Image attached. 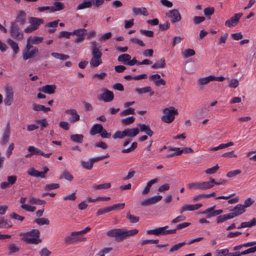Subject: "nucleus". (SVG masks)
Segmentation results:
<instances>
[{
    "label": "nucleus",
    "instance_id": "f257e3e1",
    "mask_svg": "<svg viewBox=\"0 0 256 256\" xmlns=\"http://www.w3.org/2000/svg\"><path fill=\"white\" fill-rule=\"evenodd\" d=\"M91 48L92 58L90 62V64L91 67L96 68L102 62L101 46H98L96 41H94L91 42Z\"/></svg>",
    "mask_w": 256,
    "mask_h": 256
},
{
    "label": "nucleus",
    "instance_id": "f03ea898",
    "mask_svg": "<svg viewBox=\"0 0 256 256\" xmlns=\"http://www.w3.org/2000/svg\"><path fill=\"white\" fill-rule=\"evenodd\" d=\"M162 112L163 115L161 118L162 120L168 124L172 122L174 119V116L178 114L177 109L174 106L163 109Z\"/></svg>",
    "mask_w": 256,
    "mask_h": 256
},
{
    "label": "nucleus",
    "instance_id": "7ed1b4c3",
    "mask_svg": "<svg viewBox=\"0 0 256 256\" xmlns=\"http://www.w3.org/2000/svg\"><path fill=\"white\" fill-rule=\"evenodd\" d=\"M40 235L39 230L34 229L24 234L23 240L28 244H38L42 242L40 238Z\"/></svg>",
    "mask_w": 256,
    "mask_h": 256
},
{
    "label": "nucleus",
    "instance_id": "20e7f679",
    "mask_svg": "<svg viewBox=\"0 0 256 256\" xmlns=\"http://www.w3.org/2000/svg\"><path fill=\"white\" fill-rule=\"evenodd\" d=\"M10 32L11 36L17 40L20 41L24 38L23 32L16 22L10 23Z\"/></svg>",
    "mask_w": 256,
    "mask_h": 256
},
{
    "label": "nucleus",
    "instance_id": "39448f33",
    "mask_svg": "<svg viewBox=\"0 0 256 256\" xmlns=\"http://www.w3.org/2000/svg\"><path fill=\"white\" fill-rule=\"evenodd\" d=\"M29 22L30 24L24 30L26 33H30L37 30L44 23V20L42 18L31 17L29 19Z\"/></svg>",
    "mask_w": 256,
    "mask_h": 256
},
{
    "label": "nucleus",
    "instance_id": "423d86ee",
    "mask_svg": "<svg viewBox=\"0 0 256 256\" xmlns=\"http://www.w3.org/2000/svg\"><path fill=\"white\" fill-rule=\"evenodd\" d=\"M107 236L111 238H115L118 242L123 240L122 228H114L106 232Z\"/></svg>",
    "mask_w": 256,
    "mask_h": 256
},
{
    "label": "nucleus",
    "instance_id": "0eeeda50",
    "mask_svg": "<svg viewBox=\"0 0 256 256\" xmlns=\"http://www.w3.org/2000/svg\"><path fill=\"white\" fill-rule=\"evenodd\" d=\"M168 151H175V153H171L166 154V158H170L174 156H180L183 152L188 154V153H192L193 152V150L190 148H186L184 150H180V148H172L170 146L168 148Z\"/></svg>",
    "mask_w": 256,
    "mask_h": 256
},
{
    "label": "nucleus",
    "instance_id": "6e6552de",
    "mask_svg": "<svg viewBox=\"0 0 256 256\" xmlns=\"http://www.w3.org/2000/svg\"><path fill=\"white\" fill-rule=\"evenodd\" d=\"M26 12L23 10H19L16 13L15 21L12 22H16L18 24H19L20 26H23L26 23Z\"/></svg>",
    "mask_w": 256,
    "mask_h": 256
},
{
    "label": "nucleus",
    "instance_id": "1a4fd4ad",
    "mask_svg": "<svg viewBox=\"0 0 256 256\" xmlns=\"http://www.w3.org/2000/svg\"><path fill=\"white\" fill-rule=\"evenodd\" d=\"M242 15L243 14L241 12L234 14L230 19L225 22L226 26L228 28L235 26L238 22L240 18Z\"/></svg>",
    "mask_w": 256,
    "mask_h": 256
},
{
    "label": "nucleus",
    "instance_id": "9d476101",
    "mask_svg": "<svg viewBox=\"0 0 256 256\" xmlns=\"http://www.w3.org/2000/svg\"><path fill=\"white\" fill-rule=\"evenodd\" d=\"M246 211L245 209H244L242 204H238L234 207L232 210H230V212L228 213L231 218L234 217L238 216Z\"/></svg>",
    "mask_w": 256,
    "mask_h": 256
},
{
    "label": "nucleus",
    "instance_id": "9b49d317",
    "mask_svg": "<svg viewBox=\"0 0 256 256\" xmlns=\"http://www.w3.org/2000/svg\"><path fill=\"white\" fill-rule=\"evenodd\" d=\"M166 16L171 18L172 23L178 22L181 20V16L178 10L174 9L169 11Z\"/></svg>",
    "mask_w": 256,
    "mask_h": 256
},
{
    "label": "nucleus",
    "instance_id": "f8f14e48",
    "mask_svg": "<svg viewBox=\"0 0 256 256\" xmlns=\"http://www.w3.org/2000/svg\"><path fill=\"white\" fill-rule=\"evenodd\" d=\"M14 92L11 88H7L6 90V97L4 102L6 106H10L13 102Z\"/></svg>",
    "mask_w": 256,
    "mask_h": 256
},
{
    "label": "nucleus",
    "instance_id": "ddd939ff",
    "mask_svg": "<svg viewBox=\"0 0 256 256\" xmlns=\"http://www.w3.org/2000/svg\"><path fill=\"white\" fill-rule=\"evenodd\" d=\"M38 49L37 48H33L31 50H23L22 51V58L24 60H27L31 58L38 54Z\"/></svg>",
    "mask_w": 256,
    "mask_h": 256
},
{
    "label": "nucleus",
    "instance_id": "4468645a",
    "mask_svg": "<svg viewBox=\"0 0 256 256\" xmlns=\"http://www.w3.org/2000/svg\"><path fill=\"white\" fill-rule=\"evenodd\" d=\"M168 226L164 227H160L154 230H148L146 234H154V235H166V229Z\"/></svg>",
    "mask_w": 256,
    "mask_h": 256
},
{
    "label": "nucleus",
    "instance_id": "2eb2a0df",
    "mask_svg": "<svg viewBox=\"0 0 256 256\" xmlns=\"http://www.w3.org/2000/svg\"><path fill=\"white\" fill-rule=\"evenodd\" d=\"M212 81V75L204 78H200L197 82L200 90H203L204 89V86L207 84Z\"/></svg>",
    "mask_w": 256,
    "mask_h": 256
},
{
    "label": "nucleus",
    "instance_id": "dca6fc26",
    "mask_svg": "<svg viewBox=\"0 0 256 256\" xmlns=\"http://www.w3.org/2000/svg\"><path fill=\"white\" fill-rule=\"evenodd\" d=\"M56 86L54 84H46L38 88V90L48 94H53L55 92Z\"/></svg>",
    "mask_w": 256,
    "mask_h": 256
},
{
    "label": "nucleus",
    "instance_id": "f3484780",
    "mask_svg": "<svg viewBox=\"0 0 256 256\" xmlns=\"http://www.w3.org/2000/svg\"><path fill=\"white\" fill-rule=\"evenodd\" d=\"M104 92L102 94L100 99L105 102H110L114 100V96L112 92L106 89L104 90Z\"/></svg>",
    "mask_w": 256,
    "mask_h": 256
},
{
    "label": "nucleus",
    "instance_id": "a211bd4d",
    "mask_svg": "<svg viewBox=\"0 0 256 256\" xmlns=\"http://www.w3.org/2000/svg\"><path fill=\"white\" fill-rule=\"evenodd\" d=\"M202 206L201 204H185L180 209V213H182L185 211H193L198 210Z\"/></svg>",
    "mask_w": 256,
    "mask_h": 256
},
{
    "label": "nucleus",
    "instance_id": "6ab92c4d",
    "mask_svg": "<svg viewBox=\"0 0 256 256\" xmlns=\"http://www.w3.org/2000/svg\"><path fill=\"white\" fill-rule=\"evenodd\" d=\"M65 113L72 116L71 122H76L80 120V116L75 109H68L65 110Z\"/></svg>",
    "mask_w": 256,
    "mask_h": 256
},
{
    "label": "nucleus",
    "instance_id": "aec40b11",
    "mask_svg": "<svg viewBox=\"0 0 256 256\" xmlns=\"http://www.w3.org/2000/svg\"><path fill=\"white\" fill-rule=\"evenodd\" d=\"M215 180L210 178V180L207 182H201V190H206L210 189L214 186Z\"/></svg>",
    "mask_w": 256,
    "mask_h": 256
},
{
    "label": "nucleus",
    "instance_id": "412c9836",
    "mask_svg": "<svg viewBox=\"0 0 256 256\" xmlns=\"http://www.w3.org/2000/svg\"><path fill=\"white\" fill-rule=\"evenodd\" d=\"M103 126L100 124H96L92 126L91 128L90 134L92 136H94L97 134H100L102 130Z\"/></svg>",
    "mask_w": 256,
    "mask_h": 256
},
{
    "label": "nucleus",
    "instance_id": "4be33fe9",
    "mask_svg": "<svg viewBox=\"0 0 256 256\" xmlns=\"http://www.w3.org/2000/svg\"><path fill=\"white\" fill-rule=\"evenodd\" d=\"M125 136L133 138L136 136L139 132L138 128H127L124 130Z\"/></svg>",
    "mask_w": 256,
    "mask_h": 256
},
{
    "label": "nucleus",
    "instance_id": "5701e85b",
    "mask_svg": "<svg viewBox=\"0 0 256 256\" xmlns=\"http://www.w3.org/2000/svg\"><path fill=\"white\" fill-rule=\"evenodd\" d=\"M132 11L134 16L142 14L144 16H148V15L146 8L144 7L140 8L134 7L132 8Z\"/></svg>",
    "mask_w": 256,
    "mask_h": 256
},
{
    "label": "nucleus",
    "instance_id": "b1692460",
    "mask_svg": "<svg viewBox=\"0 0 256 256\" xmlns=\"http://www.w3.org/2000/svg\"><path fill=\"white\" fill-rule=\"evenodd\" d=\"M78 234H72V232L70 235H69L66 236L64 240V242L68 244H74L78 242L80 240V238L78 237H74L76 236H78Z\"/></svg>",
    "mask_w": 256,
    "mask_h": 256
},
{
    "label": "nucleus",
    "instance_id": "393cba45",
    "mask_svg": "<svg viewBox=\"0 0 256 256\" xmlns=\"http://www.w3.org/2000/svg\"><path fill=\"white\" fill-rule=\"evenodd\" d=\"M138 232V230L136 229H132L130 230H127L124 228H122L123 234V240L127 238L128 237L132 236L136 234Z\"/></svg>",
    "mask_w": 256,
    "mask_h": 256
},
{
    "label": "nucleus",
    "instance_id": "a878e982",
    "mask_svg": "<svg viewBox=\"0 0 256 256\" xmlns=\"http://www.w3.org/2000/svg\"><path fill=\"white\" fill-rule=\"evenodd\" d=\"M64 8V5L61 2H55L54 3V6H51V12L56 11H60Z\"/></svg>",
    "mask_w": 256,
    "mask_h": 256
},
{
    "label": "nucleus",
    "instance_id": "bb28decb",
    "mask_svg": "<svg viewBox=\"0 0 256 256\" xmlns=\"http://www.w3.org/2000/svg\"><path fill=\"white\" fill-rule=\"evenodd\" d=\"M32 110L35 111H42L44 112H47L50 110V108L48 107H45L43 105L34 104H32Z\"/></svg>",
    "mask_w": 256,
    "mask_h": 256
},
{
    "label": "nucleus",
    "instance_id": "cd10ccee",
    "mask_svg": "<svg viewBox=\"0 0 256 256\" xmlns=\"http://www.w3.org/2000/svg\"><path fill=\"white\" fill-rule=\"evenodd\" d=\"M8 44L13 50L14 52L16 54L19 51V47L18 44L10 38L7 40Z\"/></svg>",
    "mask_w": 256,
    "mask_h": 256
},
{
    "label": "nucleus",
    "instance_id": "c85d7f7f",
    "mask_svg": "<svg viewBox=\"0 0 256 256\" xmlns=\"http://www.w3.org/2000/svg\"><path fill=\"white\" fill-rule=\"evenodd\" d=\"M166 66V62L164 58H162L158 62L154 63L151 66V68L153 69H158L164 68Z\"/></svg>",
    "mask_w": 256,
    "mask_h": 256
},
{
    "label": "nucleus",
    "instance_id": "c756f323",
    "mask_svg": "<svg viewBox=\"0 0 256 256\" xmlns=\"http://www.w3.org/2000/svg\"><path fill=\"white\" fill-rule=\"evenodd\" d=\"M59 20H55L46 24L45 26L46 28H50L48 32L50 33H53L56 31V28L58 26Z\"/></svg>",
    "mask_w": 256,
    "mask_h": 256
},
{
    "label": "nucleus",
    "instance_id": "7c9ffc66",
    "mask_svg": "<svg viewBox=\"0 0 256 256\" xmlns=\"http://www.w3.org/2000/svg\"><path fill=\"white\" fill-rule=\"evenodd\" d=\"M28 202L30 204H38L42 205L46 204V201L44 200H41L39 198H36L34 196H30L28 199Z\"/></svg>",
    "mask_w": 256,
    "mask_h": 256
},
{
    "label": "nucleus",
    "instance_id": "2f4dec72",
    "mask_svg": "<svg viewBox=\"0 0 256 256\" xmlns=\"http://www.w3.org/2000/svg\"><path fill=\"white\" fill-rule=\"evenodd\" d=\"M131 59V56L127 54H122L120 55L118 58V60L120 62H123L124 64L127 65L128 60Z\"/></svg>",
    "mask_w": 256,
    "mask_h": 256
},
{
    "label": "nucleus",
    "instance_id": "473e14b6",
    "mask_svg": "<svg viewBox=\"0 0 256 256\" xmlns=\"http://www.w3.org/2000/svg\"><path fill=\"white\" fill-rule=\"evenodd\" d=\"M28 174L32 176L44 178V176H42V172H39L38 170H36L34 168H30V170L28 172Z\"/></svg>",
    "mask_w": 256,
    "mask_h": 256
},
{
    "label": "nucleus",
    "instance_id": "72a5a7b5",
    "mask_svg": "<svg viewBox=\"0 0 256 256\" xmlns=\"http://www.w3.org/2000/svg\"><path fill=\"white\" fill-rule=\"evenodd\" d=\"M70 138L74 142L82 143L83 141L84 136L80 134H75L70 136Z\"/></svg>",
    "mask_w": 256,
    "mask_h": 256
},
{
    "label": "nucleus",
    "instance_id": "f704fd0d",
    "mask_svg": "<svg viewBox=\"0 0 256 256\" xmlns=\"http://www.w3.org/2000/svg\"><path fill=\"white\" fill-rule=\"evenodd\" d=\"M51 54L53 57L55 58H56L62 60H66L70 58L68 55L55 52H52Z\"/></svg>",
    "mask_w": 256,
    "mask_h": 256
},
{
    "label": "nucleus",
    "instance_id": "c9c22d12",
    "mask_svg": "<svg viewBox=\"0 0 256 256\" xmlns=\"http://www.w3.org/2000/svg\"><path fill=\"white\" fill-rule=\"evenodd\" d=\"M60 179H66L68 181L71 182L74 179L72 175L68 170H65L63 172L62 174L60 177Z\"/></svg>",
    "mask_w": 256,
    "mask_h": 256
},
{
    "label": "nucleus",
    "instance_id": "e433bc0d",
    "mask_svg": "<svg viewBox=\"0 0 256 256\" xmlns=\"http://www.w3.org/2000/svg\"><path fill=\"white\" fill-rule=\"evenodd\" d=\"M86 30L84 28H79L74 30L72 32V35H76L78 36H82L86 34Z\"/></svg>",
    "mask_w": 256,
    "mask_h": 256
},
{
    "label": "nucleus",
    "instance_id": "4c0bfd02",
    "mask_svg": "<svg viewBox=\"0 0 256 256\" xmlns=\"http://www.w3.org/2000/svg\"><path fill=\"white\" fill-rule=\"evenodd\" d=\"M92 3L91 0L84 1L82 3L78 4L77 7L78 10H81L86 8H90L92 6Z\"/></svg>",
    "mask_w": 256,
    "mask_h": 256
},
{
    "label": "nucleus",
    "instance_id": "58836bf2",
    "mask_svg": "<svg viewBox=\"0 0 256 256\" xmlns=\"http://www.w3.org/2000/svg\"><path fill=\"white\" fill-rule=\"evenodd\" d=\"M28 150L30 152H31L32 155L42 154V152L41 150L34 146H28Z\"/></svg>",
    "mask_w": 256,
    "mask_h": 256
},
{
    "label": "nucleus",
    "instance_id": "ea45409f",
    "mask_svg": "<svg viewBox=\"0 0 256 256\" xmlns=\"http://www.w3.org/2000/svg\"><path fill=\"white\" fill-rule=\"evenodd\" d=\"M34 222L39 226L48 225L50 224V220L46 218H38L34 220Z\"/></svg>",
    "mask_w": 256,
    "mask_h": 256
},
{
    "label": "nucleus",
    "instance_id": "a19ab883",
    "mask_svg": "<svg viewBox=\"0 0 256 256\" xmlns=\"http://www.w3.org/2000/svg\"><path fill=\"white\" fill-rule=\"evenodd\" d=\"M138 146V143L136 142H133L130 146L128 148H124L122 150V153H129L134 150Z\"/></svg>",
    "mask_w": 256,
    "mask_h": 256
},
{
    "label": "nucleus",
    "instance_id": "79ce46f5",
    "mask_svg": "<svg viewBox=\"0 0 256 256\" xmlns=\"http://www.w3.org/2000/svg\"><path fill=\"white\" fill-rule=\"evenodd\" d=\"M152 88L150 86H146L142 88H136L135 91L139 94H142L151 92Z\"/></svg>",
    "mask_w": 256,
    "mask_h": 256
},
{
    "label": "nucleus",
    "instance_id": "37998d69",
    "mask_svg": "<svg viewBox=\"0 0 256 256\" xmlns=\"http://www.w3.org/2000/svg\"><path fill=\"white\" fill-rule=\"evenodd\" d=\"M110 197H104V196H98L96 198L93 199L90 197L88 198V201L90 202H94L98 200H103V201H108L110 200Z\"/></svg>",
    "mask_w": 256,
    "mask_h": 256
},
{
    "label": "nucleus",
    "instance_id": "c03bdc74",
    "mask_svg": "<svg viewBox=\"0 0 256 256\" xmlns=\"http://www.w3.org/2000/svg\"><path fill=\"white\" fill-rule=\"evenodd\" d=\"M10 138V130L9 128H6L3 134L2 138V144H6L8 142Z\"/></svg>",
    "mask_w": 256,
    "mask_h": 256
},
{
    "label": "nucleus",
    "instance_id": "a18cd8bd",
    "mask_svg": "<svg viewBox=\"0 0 256 256\" xmlns=\"http://www.w3.org/2000/svg\"><path fill=\"white\" fill-rule=\"evenodd\" d=\"M189 189H197L201 190V182H191L188 184Z\"/></svg>",
    "mask_w": 256,
    "mask_h": 256
},
{
    "label": "nucleus",
    "instance_id": "49530a36",
    "mask_svg": "<svg viewBox=\"0 0 256 256\" xmlns=\"http://www.w3.org/2000/svg\"><path fill=\"white\" fill-rule=\"evenodd\" d=\"M125 206L124 203L114 204L112 206H108L110 211L122 210L124 208Z\"/></svg>",
    "mask_w": 256,
    "mask_h": 256
},
{
    "label": "nucleus",
    "instance_id": "de8ad7c7",
    "mask_svg": "<svg viewBox=\"0 0 256 256\" xmlns=\"http://www.w3.org/2000/svg\"><path fill=\"white\" fill-rule=\"evenodd\" d=\"M126 218L130 220V223H136L139 220V217L131 214L130 212L126 214Z\"/></svg>",
    "mask_w": 256,
    "mask_h": 256
},
{
    "label": "nucleus",
    "instance_id": "09e8293b",
    "mask_svg": "<svg viewBox=\"0 0 256 256\" xmlns=\"http://www.w3.org/2000/svg\"><path fill=\"white\" fill-rule=\"evenodd\" d=\"M229 219H231V218L228 214L220 216L217 218V223L220 224L223 222Z\"/></svg>",
    "mask_w": 256,
    "mask_h": 256
},
{
    "label": "nucleus",
    "instance_id": "8fccbe9b",
    "mask_svg": "<svg viewBox=\"0 0 256 256\" xmlns=\"http://www.w3.org/2000/svg\"><path fill=\"white\" fill-rule=\"evenodd\" d=\"M111 184L110 183H105L100 184L98 185H95L94 186V188L96 190H102V189H108L110 188Z\"/></svg>",
    "mask_w": 256,
    "mask_h": 256
},
{
    "label": "nucleus",
    "instance_id": "3c124183",
    "mask_svg": "<svg viewBox=\"0 0 256 256\" xmlns=\"http://www.w3.org/2000/svg\"><path fill=\"white\" fill-rule=\"evenodd\" d=\"M254 225H256V219L253 218L250 222H243L242 223V226L245 228H250Z\"/></svg>",
    "mask_w": 256,
    "mask_h": 256
},
{
    "label": "nucleus",
    "instance_id": "603ef678",
    "mask_svg": "<svg viewBox=\"0 0 256 256\" xmlns=\"http://www.w3.org/2000/svg\"><path fill=\"white\" fill-rule=\"evenodd\" d=\"M134 120L135 118L134 116H129L128 118L122 119V123L124 126H128L134 122Z\"/></svg>",
    "mask_w": 256,
    "mask_h": 256
},
{
    "label": "nucleus",
    "instance_id": "864d4df0",
    "mask_svg": "<svg viewBox=\"0 0 256 256\" xmlns=\"http://www.w3.org/2000/svg\"><path fill=\"white\" fill-rule=\"evenodd\" d=\"M59 187L60 185L58 184H47L44 186V190H46L49 191L58 188Z\"/></svg>",
    "mask_w": 256,
    "mask_h": 256
},
{
    "label": "nucleus",
    "instance_id": "5fc2aeb1",
    "mask_svg": "<svg viewBox=\"0 0 256 256\" xmlns=\"http://www.w3.org/2000/svg\"><path fill=\"white\" fill-rule=\"evenodd\" d=\"M194 54H195L194 50L191 48L186 49L183 53V56L186 58L191 56H193Z\"/></svg>",
    "mask_w": 256,
    "mask_h": 256
},
{
    "label": "nucleus",
    "instance_id": "6e6d98bb",
    "mask_svg": "<svg viewBox=\"0 0 256 256\" xmlns=\"http://www.w3.org/2000/svg\"><path fill=\"white\" fill-rule=\"evenodd\" d=\"M150 201V205L154 204L159 201H160L162 198V196H156L151 198H149Z\"/></svg>",
    "mask_w": 256,
    "mask_h": 256
},
{
    "label": "nucleus",
    "instance_id": "4d7b16f0",
    "mask_svg": "<svg viewBox=\"0 0 256 256\" xmlns=\"http://www.w3.org/2000/svg\"><path fill=\"white\" fill-rule=\"evenodd\" d=\"M112 137L114 139L123 138H124L125 137L124 130H123L122 132L120 131V130H117L114 134Z\"/></svg>",
    "mask_w": 256,
    "mask_h": 256
},
{
    "label": "nucleus",
    "instance_id": "13d9d810",
    "mask_svg": "<svg viewBox=\"0 0 256 256\" xmlns=\"http://www.w3.org/2000/svg\"><path fill=\"white\" fill-rule=\"evenodd\" d=\"M82 164L83 168L88 170L92 169L93 166V164L91 160L88 162L82 161Z\"/></svg>",
    "mask_w": 256,
    "mask_h": 256
},
{
    "label": "nucleus",
    "instance_id": "bf43d9fd",
    "mask_svg": "<svg viewBox=\"0 0 256 256\" xmlns=\"http://www.w3.org/2000/svg\"><path fill=\"white\" fill-rule=\"evenodd\" d=\"M214 9L212 7H208L204 9V12L206 16H208L214 14Z\"/></svg>",
    "mask_w": 256,
    "mask_h": 256
},
{
    "label": "nucleus",
    "instance_id": "052dcab7",
    "mask_svg": "<svg viewBox=\"0 0 256 256\" xmlns=\"http://www.w3.org/2000/svg\"><path fill=\"white\" fill-rule=\"evenodd\" d=\"M9 254H11L19 251L20 248L15 244H12L9 246Z\"/></svg>",
    "mask_w": 256,
    "mask_h": 256
},
{
    "label": "nucleus",
    "instance_id": "680f3d73",
    "mask_svg": "<svg viewBox=\"0 0 256 256\" xmlns=\"http://www.w3.org/2000/svg\"><path fill=\"white\" fill-rule=\"evenodd\" d=\"M218 168H219V166H218V164H216V166H215L214 167L206 169L205 171V172L206 174H213L216 173L217 172V170H218Z\"/></svg>",
    "mask_w": 256,
    "mask_h": 256
},
{
    "label": "nucleus",
    "instance_id": "e2e57ef3",
    "mask_svg": "<svg viewBox=\"0 0 256 256\" xmlns=\"http://www.w3.org/2000/svg\"><path fill=\"white\" fill-rule=\"evenodd\" d=\"M134 114V109L132 108H128L124 110H123L121 113V116H127L128 114Z\"/></svg>",
    "mask_w": 256,
    "mask_h": 256
},
{
    "label": "nucleus",
    "instance_id": "0e129e2a",
    "mask_svg": "<svg viewBox=\"0 0 256 256\" xmlns=\"http://www.w3.org/2000/svg\"><path fill=\"white\" fill-rule=\"evenodd\" d=\"M186 244L185 242H182L180 243H178L176 244H175L172 246V248H170V252H173L174 251H176L178 250H179L180 248H182V246H184Z\"/></svg>",
    "mask_w": 256,
    "mask_h": 256
},
{
    "label": "nucleus",
    "instance_id": "69168bd1",
    "mask_svg": "<svg viewBox=\"0 0 256 256\" xmlns=\"http://www.w3.org/2000/svg\"><path fill=\"white\" fill-rule=\"evenodd\" d=\"M51 253V252L46 248H42L39 252V254L40 256H50Z\"/></svg>",
    "mask_w": 256,
    "mask_h": 256
},
{
    "label": "nucleus",
    "instance_id": "338daca9",
    "mask_svg": "<svg viewBox=\"0 0 256 256\" xmlns=\"http://www.w3.org/2000/svg\"><path fill=\"white\" fill-rule=\"evenodd\" d=\"M254 202V200L249 198L244 200V204H242V206H243L244 209H245V208L250 206Z\"/></svg>",
    "mask_w": 256,
    "mask_h": 256
},
{
    "label": "nucleus",
    "instance_id": "774afa93",
    "mask_svg": "<svg viewBox=\"0 0 256 256\" xmlns=\"http://www.w3.org/2000/svg\"><path fill=\"white\" fill-rule=\"evenodd\" d=\"M206 18L204 16H196L193 18L194 22L196 24H198L205 20Z\"/></svg>",
    "mask_w": 256,
    "mask_h": 256
}]
</instances>
